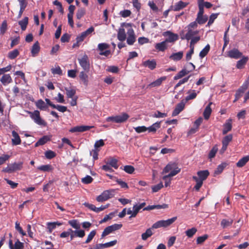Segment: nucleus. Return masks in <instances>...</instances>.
Masks as SVG:
<instances>
[{
	"mask_svg": "<svg viewBox=\"0 0 249 249\" xmlns=\"http://www.w3.org/2000/svg\"><path fill=\"white\" fill-rule=\"evenodd\" d=\"M208 19V18L207 15H201L200 16H197L196 21H197L199 24H203Z\"/></svg>",
	"mask_w": 249,
	"mask_h": 249,
	"instance_id": "nucleus-44",
	"label": "nucleus"
},
{
	"mask_svg": "<svg viewBox=\"0 0 249 249\" xmlns=\"http://www.w3.org/2000/svg\"><path fill=\"white\" fill-rule=\"evenodd\" d=\"M183 56V52L180 51L178 53H172L169 58L174 61H179L182 59Z\"/></svg>",
	"mask_w": 249,
	"mask_h": 249,
	"instance_id": "nucleus-29",
	"label": "nucleus"
},
{
	"mask_svg": "<svg viewBox=\"0 0 249 249\" xmlns=\"http://www.w3.org/2000/svg\"><path fill=\"white\" fill-rule=\"evenodd\" d=\"M210 50V46L209 44H207L204 48H203L199 53V56L202 58L204 57L209 53Z\"/></svg>",
	"mask_w": 249,
	"mask_h": 249,
	"instance_id": "nucleus-46",
	"label": "nucleus"
},
{
	"mask_svg": "<svg viewBox=\"0 0 249 249\" xmlns=\"http://www.w3.org/2000/svg\"><path fill=\"white\" fill-rule=\"evenodd\" d=\"M218 151V147L217 145H214L212 149L210 151L209 155H208V158L210 159H212L213 158L217 152Z\"/></svg>",
	"mask_w": 249,
	"mask_h": 249,
	"instance_id": "nucleus-48",
	"label": "nucleus"
},
{
	"mask_svg": "<svg viewBox=\"0 0 249 249\" xmlns=\"http://www.w3.org/2000/svg\"><path fill=\"white\" fill-rule=\"evenodd\" d=\"M93 126H88V125H78L71 128L70 130V132L71 133L75 132H83L93 128Z\"/></svg>",
	"mask_w": 249,
	"mask_h": 249,
	"instance_id": "nucleus-11",
	"label": "nucleus"
},
{
	"mask_svg": "<svg viewBox=\"0 0 249 249\" xmlns=\"http://www.w3.org/2000/svg\"><path fill=\"white\" fill-rule=\"evenodd\" d=\"M192 93H190L189 95L187 96L185 98L186 102L190 100L194 99L196 98L197 96V93L196 92L195 90H192Z\"/></svg>",
	"mask_w": 249,
	"mask_h": 249,
	"instance_id": "nucleus-62",
	"label": "nucleus"
},
{
	"mask_svg": "<svg viewBox=\"0 0 249 249\" xmlns=\"http://www.w3.org/2000/svg\"><path fill=\"white\" fill-rule=\"evenodd\" d=\"M228 165V163L226 162L221 163L214 170V174L217 175L220 174Z\"/></svg>",
	"mask_w": 249,
	"mask_h": 249,
	"instance_id": "nucleus-32",
	"label": "nucleus"
},
{
	"mask_svg": "<svg viewBox=\"0 0 249 249\" xmlns=\"http://www.w3.org/2000/svg\"><path fill=\"white\" fill-rule=\"evenodd\" d=\"M51 140V137L49 136L45 135L39 139V140L36 143L35 146H38L39 145H43L46 142Z\"/></svg>",
	"mask_w": 249,
	"mask_h": 249,
	"instance_id": "nucleus-25",
	"label": "nucleus"
},
{
	"mask_svg": "<svg viewBox=\"0 0 249 249\" xmlns=\"http://www.w3.org/2000/svg\"><path fill=\"white\" fill-rule=\"evenodd\" d=\"M210 173L208 170H201L197 172L198 177L203 181L206 180Z\"/></svg>",
	"mask_w": 249,
	"mask_h": 249,
	"instance_id": "nucleus-31",
	"label": "nucleus"
},
{
	"mask_svg": "<svg viewBox=\"0 0 249 249\" xmlns=\"http://www.w3.org/2000/svg\"><path fill=\"white\" fill-rule=\"evenodd\" d=\"M232 135L231 134L227 135L223 138L222 142V147L221 149V152H224L226 150L229 143L232 141Z\"/></svg>",
	"mask_w": 249,
	"mask_h": 249,
	"instance_id": "nucleus-15",
	"label": "nucleus"
},
{
	"mask_svg": "<svg viewBox=\"0 0 249 249\" xmlns=\"http://www.w3.org/2000/svg\"><path fill=\"white\" fill-rule=\"evenodd\" d=\"M37 169L40 171H42L43 172H51L53 170V168L51 164H46V165H42L40 166H38L37 168Z\"/></svg>",
	"mask_w": 249,
	"mask_h": 249,
	"instance_id": "nucleus-41",
	"label": "nucleus"
},
{
	"mask_svg": "<svg viewBox=\"0 0 249 249\" xmlns=\"http://www.w3.org/2000/svg\"><path fill=\"white\" fill-rule=\"evenodd\" d=\"M208 238V235L207 234H204L201 236H199L197 238L196 243L197 244H201L207 239Z\"/></svg>",
	"mask_w": 249,
	"mask_h": 249,
	"instance_id": "nucleus-63",
	"label": "nucleus"
},
{
	"mask_svg": "<svg viewBox=\"0 0 249 249\" xmlns=\"http://www.w3.org/2000/svg\"><path fill=\"white\" fill-rule=\"evenodd\" d=\"M177 219V217H173L167 220H161L158 221L153 224L151 228L158 229L160 228H167L172 225Z\"/></svg>",
	"mask_w": 249,
	"mask_h": 249,
	"instance_id": "nucleus-2",
	"label": "nucleus"
},
{
	"mask_svg": "<svg viewBox=\"0 0 249 249\" xmlns=\"http://www.w3.org/2000/svg\"><path fill=\"white\" fill-rule=\"evenodd\" d=\"M28 18L26 17L18 21V24L20 25L22 31H25L26 29L28 24Z\"/></svg>",
	"mask_w": 249,
	"mask_h": 249,
	"instance_id": "nucleus-39",
	"label": "nucleus"
},
{
	"mask_svg": "<svg viewBox=\"0 0 249 249\" xmlns=\"http://www.w3.org/2000/svg\"><path fill=\"white\" fill-rule=\"evenodd\" d=\"M67 96L69 98H72L76 93L75 90L73 89H65Z\"/></svg>",
	"mask_w": 249,
	"mask_h": 249,
	"instance_id": "nucleus-53",
	"label": "nucleus"
},
{
	"mask_svg": "<svg viewBox=\"0 0 249 249\" xmlns=\"http://www.w3.org/2000/svg\"><path fill=\"white\" fill-rule=\"evenodd\" d=\"M163 36H168V37L165 40L167 43L174 42L178 39V36L177 34H174L170 31L164 32Z\"/></svg>",
	"mask_w": 249,
	"mask_h": 249,
	"instance_id": "nucleus-10",
	"label": "nucleus"
},
{
	"mask_svg": "<svg viewBox=\"0 0 249 249\" xmlns=\"http://www.w3.org/2000/svg\"><path fill=\"white\" fill-rule=\"evenodd\" d=\"M180 171V169L178 168H177L176 169L174 170L172 172H171L168 175H165L163 177V179L165 180V186L168 187L170 185L171 183L170 180L168 181L167 180V178L172 177H173L177 174H178Z\"/></svg>",
	"mask_w": 249,
	"mask_h": 249,
	"instance_id": "nucleus-13",
	"label": "nucleus"
},
{
	"mask_svg": "<svg viewBox=\"0 0 249 249\" xmlns=\"http://www.w3.org/2000/svg\"><path fill=\"white\" fill-rule=\"evenodd\" d=\"M96 234V231L95 230H93L90 232V233L88 234L87 239L85 242V244H88L90 243L91 240L93 239L94 237Z\"/></svg>",
	"mask_w": 249,
	"mask_h": 249,
	"instance_id": "nucleus-51",
	"label": "nucleus"
},
{
	"mask_svg": "<svg viewBox=\"0 0 249 249\" xmlns=\"http://www.w3.org/2000/svg\"><path fill=\"white\" fill-rule=\"evenodd\" d=\"M40 46L39 42L37 41L33 45L31 49V53L33 56H36L40 51Z\"/></svg>",
	"mask_w": 249,
	"mask_h": 249,
	"instance_id": "nucleus-28",
	"label": "nucleus"
},
{
	"mask_svg": "<svg viewBox=\"0 0 249 249\" xmlns=\"http://www.w3.org/2000/svg\"><path fill=\"white\" fill-rule=\"evenodd\" d=\"M109 47V45L106 43H99L98 45V50L100 51L99 54L101 55H105L107 56L110 54V50H104L108 49Z\"/></svg>",
	"mask_w": 249,
	"mask_h": 249,
	"instance_id": "nucleus-9",
	"label": "nucleus"
},
{
	"mask_svg": "<svg viewBox=\"0 0 249 249\" xmlns=\"http://www.w3.org/2000/svg\"><path fill=\"white\" fill-rule=\"evenodd\" d=\"M93 179L90 176L87 175L85 178H82L81 181L86 184H89L92 182Z\"/></svg>",
	"mask_w": 249,
	"mask_h": 249,
	"instance_id": "nucleus-58",
	"label": "nucleus"
},
{
	"mask_svg": "<svg viewBox=\"0 0 249 249\" xmlns=\"http://www.w3.org/2000/svg\"><path fill=\"white\" fill-rule=\"evenodd\" d=\"M86 14V10L84 8L79 9L76 12V18L77 19H81Z\"/></svg>",
	"mask_w": 249,
	"mask_h": 249,
	"instance_id": "nucleus-52",
	"label": "nucleus"
},
{
	"mask_svg": "<svg viewBox=\"0 0 249 249\" xmlns=\"http://www.w3.org/2000/svg\"><path fill=\"white\" fill-rule=\"evenodd\" d=\"M24 244L18 239L15 242L14 247L11 249H23Z\"/></svg>",
	"mask_w": 249,
	"mask_h": 249,
	"instance_id": "nucleus-59",
	"label": "nucleus"
},
{
	"mask_svg": "<svg viewBox=\"0 0 249 249\" xmlns=\"http://www.w3.org/2000/svg\"><path fill=\"white\" fill-rule=\"evenodd\" d=\"M122 224H114L106 227L103 231L101 236L102 238L108 235L110 233L120 229L122 227Z\"/></svg>",
	"mask_w": 249,
	"mask_h": 249,
	"instance_id": "nucleus-6",
	"label": "nucleus"
},
{
	"mask_svg": "<svg viewBox=\"0 0 249 249\" xmlns=\"http://www.w3.org/2000/svg\"><path fill=\"white\" fill-rule=\"evenodd\" d=\"M126 37L124 29L123 28H119L117 34L118 39L121 41H124L126 39Z\"/></svg>",
	"mask_w": 249,
	"mask_h": 249,
	"instance_id": "nucleus-30",
	"label": "nucleus"
},
{
	"mask_svg": "<svg viewBox=\"0 0 249 249\" xmlns=\"http://www.w3.org/2000/svg\"><path fill=\"white\" fill-rule=\"evenodd\" d=\"M188 4L189 3L188 2H184L182 0H180L175 3V4L172 7V9L174 11H178L186 7Z\"/></svg>",
	"mask_w": 249,
	"mask_h": 249,
	"instance_id": "nucleus-18",
	"label": "nucleus"
},
{
	"mask_svg": "<svg viewBox=\"0 0 249 249\" xmlns=\"http://www.w3.org/2000/svg\"><path fill=\"white\" fill-rule=\"evenodd\" d=\"M13 138L12 139V142L13 145H17L21 143V139L18 133L15 130L12 132Z\"/></svg>",
	"mask_w": 249,
	"mask_h": 249,
	"instance_id": "nucleus-22",
	"label": "nucleus"
},
{
	"mask_svg": "<svg viewBox=\"0 0 249 249\" xmlns=\"http://www.w3.org/2000/svg\"><path fill=\"white\" fill-rule=\"evenodd\" d=\"M249 161V155L245 156L240 159L236 163V166L238 167H243Z\"/></svg>",
	"mask_w": 249,
	"mask_h": 249,
	"instance_id": "nucleus-38",
	"label": "nucleus"
},
{
	"mask_svg": "<svg viewBox=\"0 0 249 249\" xmlns=\"http://www.w3.org/2000/svg\"><path fill=\"white\" fill-rule=\"evenodd\" d=\"M166 79V77L165 76L161 77L160 78L157 79L156 81L151 83L150 84H149L148 86L150 87L160 86L162 82L165 80Z\"/></svg>",
	"mask_w": 249,
	"mask_h": 249,
	"instance_id": "nucleus-37",
	"label": "nucleus"
},
{
	"mask_svg": "<svg viewBox=\"0 0 249 249\" xmlns=\"http://www.w3.org/2000/svg\"><path fill=\"white\" fill-rule=\"evenodd\" d=\"M86 72L85 71H81L79 73V77L83 84L85 86H87L89 84V76Z\"/></svg>",
	"mask_w": 249,
	"mask_h": 249,
	"instance_id": "nucleus-23",
	"label": "nucleus"
},
{
	"mask_svg": "<svg viewBox=\"0 0 249 249\" xmlns=\"http://www.w3.org/2000/svg\"><path fill=\"white\" fill-rule=\"evenodd\" d=\"M177 167H176V164L175 163H170L168 164L163 169L162 173H167L169 172L170 171L172 172L174 170L176 169Z\"/></svg>",
	"mask_w": 249,
	"mask_h": 249,
	"instance_id": "nucleus-35",
	"label": "nucleus"
},
{
	"mask_svg": "<svg viewBox=\"0 0 249 249\" xmlns=\"http://www.w3.org/2000/svg\"><path fill=\"white\" fill-rule=\"evenodd\" d=\"M142 65L144 67H147L151 70H154L157 66V63L155 59L147 60L143 61L142 63Z\"/></svg>",
	"mask_w": 249,
	"mask_h": 249,
	"instance_id": "nucleus-16",
	"label": "nucleus"
},
{
	"mask_svg": "<svg viewBox=\"0 0 249 249\" xmlns=\"http://www.w3.org/2000/svg\"><path fill=\"white\" fill-rule=\"evenodd\" d=\"M1 83L6 86L12 82V79L9 74H3L0 80Z\"/></svg>",
	"mask_w": 249,
	"mask_h": 249,
	"instance_id": "nucleus-26",
	"label": "nucleus"
},
{
	"mask_svg": "<svg viewBox=\"0 0 249 249\" xmlns=\"http://www.w3.org/2000/svg\"><path fill=\"white\" fill-rule=\"evenodd\" d=\"M196 231L197 230L196 228H192L190 229L187 230L185 231V233L188 237H192Z\"/></svg>",
	"mask_w": 249,
	"mask_h": 249,
	"instance_id": "nucleus-57",
	"label": "nucleus"
},
{
	"mask_svg": "<svg viewBox=\"0 0 249 249\" xmlns=\"http://www.w3.org/2000/svg\"><path fill=\"white\" fill-rule=\"evenodd\" d=\"M188 65L191 67L190 70L189 71L187 70L185 68L183 69L174 76V79L176 80L180 78H181L183 76L188 74L190 71L195 69V66L192 63H189Z\"/></svg>",
	"mask_w": 249,
	"mask_h": 249,
	"instance_id": "nucleus-7",
	"label": "nucleus"
},
{
	"mask_svg": "<svg viewBox=\"0 0 249 249\" xmlns=\"http://www.w3.org/2000/svg\"><path fill=\"white\" fill-rule=\"evenodd\" d=\"M131 14V12L129 10H124L123 11H121L120 12V15L123 18H127L129 17Z\"/></svg>",
	"mask_w": 249,
	"mask_h": 249,
	"instance_id": "nucleus-64",
	"label": "nucleus"
},
{
	"mask_svg": "<svg viewBox=\"0 0 249 249\" xmlns=\"http://www.w3.org/2000/svg\"><path fill=\"white\" fill-rule=\"evenodd\" d=\"M218 14H212L209 18L208 22L206 26H211L214 22V20L217 18Z\"/></svg>",
	"mask_w": 249,
	"mask_h": 249,
	"instance_id": "nucleus-56",
	"label": "nucleus"
},
{
	"mask_svg": "<svg viewBox=\"0 0 249 249\" xmlns=\"http://www.w3.org/2000/svg\"><path fill=\"white\" fill-rule=\"evenodd\" d=\"M241 59L237 61L236 67L238 69H242L249 60V57L244 55L242 56Z\"/></svg>",
	"mask_w": 249,
	"mask_h": 249,
	"instance_id": "nucleus-17",
	"label": "nucleus"
},
{
	"mask_svg": "<svg viewBox=\"0 0 249 249\" xmlns=\"http://www.w3.org/2000/svg\"><path fill=\"white\" fill-rule=\"evenodd\" d=\"M151 228L147 229L145 232L142 234V239L143 240H146L148 238L151 237L153 233L151 230Z\"/></svg>",
	"mask_w": 249,
	"mask_h": 249,
	"instance_id": "nucleus-45",
	"label": "nucleus"
},
{
	"mask_svg": "<svg viewBox=\"0 0 249 249\" xmlns=\"http://www.w3.org/2000/svg\"><path fill=\"white\" fill-rule=\"evenodd\" d=\"M243 53L236 48H233L227 52V56L231 58L238 59L242 57Z\"/></svg>",
	"mask_w": 249,
	"mask_h": 249,
	"instance_id": "nucleus-8",
	"label": "nucleus"
},
{
	"mask_svg": "<svg viewBox=\"0 0 249 249\" xmlns=\"http://www.w3.org/2000/svg\"><path fill=\"white\" fill-rule=\"evenodd\" d=\"M114 192L115 190L113 189L104 191L96 197V200L99 202L106 201L113 196Z\"/></svg>",
	"mask_w": 249,
	"mask_h": 249,
	"instance_id": "nucleus-4",
	"label": "nucleus"
},
{
	"mask_svg": "<svg viewBox=\"0 0 249 249\" xmlns=\"http://www.w3.org/2000/svg\"><path fill=\"white\" fill-rule=\"evenodd\" d=\"M45 155L47 159L51 160L56 156V153L53 151L49 150L45 152Z\"/></svg>",
	"mask_w": 249,
	"mask_h": 249,
	"instance_id": "nucleus-54",
	"label": "nucleus"
},
{
	"mask_svg": "<svg viewBox=\"0 0 249 249\" xmlns=\"http://www.w3.org/2000/svg\"><path fill=\"white\" fill-rule=\"evenodd\" d=\"M168 208V205L166 204H163L162 205H149L146 207H144L143 209V211H150L155 209H166Z\"/></svg>",
	"mask_w": 249,
	"mask_h": 249,
	"instance_id": "nucleus-21",
	"label": "nucleus"
},
{
	"mask_svg": "<svg viewBox=\"0 0 249 249\" xmlns=\"http://www.w3.org/2000/svg\"><path fill=\"white\" fill-rule=\"evenodd\" d=\"M117 123H122L125 122L129 117V116L126 113H123L121 115H116Z\"/></svg>",
	"mask_w": 249,
	"mask_h": 249,
	"instance_id": "nucleus-34",
	"label": "nucleus"
},
{
	"mask_svg": "<svg viewBox=\"0 0 249 249\" xmlns=\"http://www.w3.org/2000/svg\"><path fill=\"white\" fill-rule=\"evenodd\" d=\"M107 164H109L111 167L117 169L118 168V160L114 158H110L107 162Z\"/></svg>",
	"mask_w": 249,
	"mask_h": 249,
	"instance_id": "nucleus-47",
	"label": "nucleus"
},
{
	"mask_svg": "<svg viewBox=\"0 0 249 249\" xmlns=\"http://www.w3.org/2000/svg\"><path fill=\"white\" fill-rule=\"evenodd\" d=\"M36 105L37 108L42 110H46L48 107L47 105L42 99L37 100L36 103Z\"/></svg>",
	"mask_w": 249,
	"mask_h": 249,
	"instance_id": "nucleus-40",
	"label": "nucleus"
},
{
	"mask_svg": "<svg viewBox=\"0 0 249 249\" xmlns=\"http://www.w3.org/2000/svg\"><path fill=\"white\" fill-rule=\"evenodd\" d=\"M167 42L165 40L161 42L157 43L155 45V48L159 51L163 52L167 49Z\"/></svg>",
	"mask_w": 249,
	"mask_h": 249,
	"instance_id": "nucleus-33",
	"label": "nucleus"
},
{
	"mask_svg": "<svg viewBox=\"0 0 249 249\" xmlns=\"http://www.w3.org/2000/svg\"><path fill=\"white\" fill-rule=\"evenodd\" d=\"M78 60L84 71L87 72H89L90 69V63L88 55L85 54L81 58H78Z\"/></svg>",
	"mask_w": 249,
	"mask_h": 249,
	"instance_id": "nucleus-5",
	"label": "nucleus"
},
{
	"mask_svg": "<svg viewBox=\"0 0 249 249\" xmlns=\"http://www.w3.org/2000/svg\"><path fill=\"white\" fill-rule=\"evenodd\" d=\"M28 113L30 114V117L34 120L35 123L39 125L47 126V122L41 118L40 112L38 110H35L34 112L28 111Z\"/></svg>",
	"mask_w": 249,
	"mask_h": 249,
	"instance_id": "nucleus-3",
	"label": "nucleus"
},
{
	"mask_svg": "<svg viewBox=\"0 0 249 249\" xmlns=\"http://www.w3.org/2000/svg\"><path fill=\"white\" fill-rule=\"evenodd\" d=\"M160 123L161 122H157L154 123L151 126L147 127V130L149 133H155L157 130L160 127Z\"/></svg>",
	"mask_w": 249,
	"mask_h": 249,
	"instance_id": "nucleus-24",
	"label": "nucleus"
},
{
	"mask_svg": "<svg viewBox=\"0 0 249 249\" xmlns=\"http://www.w3.org/2000/svg\"><path fill=\"white\" fill-rule=\"evenodd\" d=\"M19 54V51L17 49H15L12 51L9 52L8 57L10 59H14L16 58Z\"/></svg>",
	"mask_w": 249,
	"mask_h": 249,
	"instance_id": "nucleus-50",
	"label": "nucleus"
},
{
	"mask_svg": "<svg viewBox=\"0 0 249 249\" xmlns=\"http://www.w3.org/2000/svg\"><path fill=\"white\" fill-rule=\"evenodd\" d=\"M232 128V119H229L226 120L225 123L223 124V129L222 133L223 135L226 134L230 131Z\"/></svg>",
	"mask_w": 249,
	"mask_h": 249,
	"instance_id": "nucleus-20",
	"label": "nucleus"
},
{
	"mask_svg": "<svg viewBox=\"0 0 249 249\" xmlns=\"http://www.w3.org/2000/svg\"><path fill=\"white\" fill-rule=\"evenodd\" d=\"M199 31L197 30L187 29V33L186 34L185 37H181L182 39H186L187 40L191 39L194 36L198 34Z\"/></svg>",
	"mask_w": 249,
	"mask_h": 249,
	"instance_id": "nucleus-19",
	"label": "nucleus"
},
{
	"mask_svg": "<svg viewBox=\"0 0 249 249\" xmlns=\"http://www.w3.org/2000/svg\"><path fill=\"white\" fill-rule=\"evenodd\" d=\"M69 224L76 230L80 229L81 225L77 220L73 219L68 221Z\"/></svg>",
	"mask_w": 249,
	"mask_h": 249,
	"instance_id": "nucleus-42",
	"label": "nucleus"
},
{
	"mask_svg": "<svg viewBox=\"0 0 249 249\" xmlns=\"http://www.w3.org/2000/svg\"><path fill=\"white\" fill-rule=\"evenodd\" d=\"M7 28V24L6 20H4L0 27V34L3 35L6 31Z\"/></svg>",
	"mask_w": 249,
	"mask_h": 249,
	"instance_id": "nucleus-60",
	"label": "nucleus"
},
{
	"mask_svg": "<svg viewBox=\"0 0 249 249\" xmlns=\"http://www.w3.org/2000/svg\"><path fill=\"white\" fill-rule=\"evenodd\" d=\"M23 163L22 161H19L18 162H14L13 163H11L8 165V166L4 168L2 172L7 173H12L21 170L23 168Z\"/></svg>",
	"mask_w": 249,
	"mask_h": 249,
	"instance_id": "nucleus-1",
	"label": "nucleus"
},
{
	"mask_svg": "<svg viewBox=\"0 0 249 249\" xmlns=\"http://www.w3.org/2000/svg\"><path fill=\"white\" fill-rule=\"evenodd\" d=\"M116 213L115 212H111L108 214L106 215L103 219L100 221V223L102 224L108 221V220L111 219Z\"/></svg>",
	"mask_w": 249,
	"mask_h": 249,
	"instance_id": "nucleus-49",
	"label": "nucleus"
},
{
	"mask_svg": "<svg viewBox=\"0 0 249 249\" xmlns=\"http://www.w3.org/2000/svg\"><path fill=\"white\" fill-rule=\"evenodd\" d=\"M51 71L53 74H58L59 75H62L63 74L62 71L59 66H57L55 68H52L51 69Z\"/></svg>",
	"mask_w": 249,
	"mask_h": 249,
	"instance_id": "nucleus-55",
	"label": "nucleus"
},
{
	"mask_svg": "<svg viewBox=\"0 0 249 249\" xmlns=\"http://www.w3.org/2000/svg\"><path fill=\"white\" fill-rule=\"evenodd\" d=\"M128 37L126 39L127 43L129 45H132L136 41V37L134 30L132 28H130L127 32Z\"/></svg>",
	"mask_w": 249,
	"mask_h": 249,
	"instance_id": "nucleus-12",
	"label": "nucleus"
},
{
	"mask_svg": "<svg viewBox=\"0 0 249 249\" xmlns=\"http://www.w3.org/2000/svg\"><path fill=\"white\" fill-rule=\"evenodd\" d=\"M212 104V102H210L207 106L205 110L203 112V116L205 120H208L212 113V109L211 108V105Z\"/></svg>",
	"mask_w": 249,
	"mask_h": 249,
	"instance_id": "nucleus-27",
	"label": "nucleus"
},
{
	"mask_svg": "<svg viewBox=\"0 0 249 249\" xmlns=\"http://www.w3.org/2000/svg\"><path fill=\"white\" fill-rule=\"evenodd\" d=\"M185 102L184 100H182L180 103L178 104L174 110L172 112V116H176L178 115L180 112H181L185 107Z\"/></svg>",
	"mask_w": 249,
	"mask_h": 249,
	"instance_id": "nucleus-14",
	"label": "nucleus"
},
{
	"mask_svg": "<svg viewBox=\"0 0 249 249\" xmlns=\"http://www.w3.org/2000/svg\"><path fill=\"white\" fill-rule=\"evenodd\" d=\"M124 170L126 173L131 174L134 172L135 168L131 165H125L124 166Z\"/></svg>",
	"mask_w": 249,
	"mask_h": 249,
	"instance_id": "nucleus-61",
	"label": "nucleus"
},
{
	"mask_svg": "<svg viewBox=\"0 0 249 249\" xmlns=\"http://www.w3.org/2000/svg\"><path fill=\"white\" fill-rule=\"evenodd\" d=\"M233 220L232 219H223L221 222V226L223 229H225L231 226Z\"/></svg>",
	"mask_w": 249,
	"mask_h": 249,
	"instance_id": "nucleus-43",
	"label": "nucleus"
},
{
	"mask_svg": "<svg viewBox=\"0 0 249 249\" xmlns=\"http://www.w3.org/2000/svg\"><path fill=\"white\" fill-rule=\"evenodd\" d=\"M62 224L58 221L54 222H48L47 223L48 229L49 232L51 233L53 229L56 228L57 226H60Z\"/></svg>",
	"mask_w": 249,
	"mask_h": 249,
	"instance_id": "nucleus-36",
	"label": "nucleus"
}]
</instances>
